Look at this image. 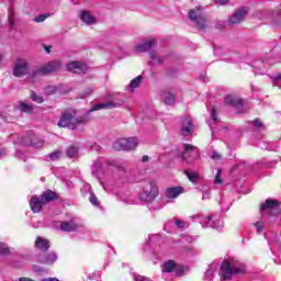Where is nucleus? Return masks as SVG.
<instances>
[{
	"instance_id": "nucleus-1",
	"label": "nucleus",
	"mask_w": 281,
	"mask_h": 281,
	"mask_svg": "<svg viewBox=\"0 0 281 281\" xmlns=\"http://www.w3.org/2000/svg\"><path fill=\"white\" fill-rule=\"evenodd\" d=\"M88 122L89 119L87 116H76V111H65L61 113L57 126L76 131L80 124H87Z\"/></svg>"
},
{
	"instance_id": "nucleus-2",
	"label": "nucleus",
	"mask_w": 281,
	"mask_h": 281,
	"mask_svg": "<svg viewBox=\"0 0 281 281\" xmlns=\"http://www.w3.org/2000/svg\"><path fill=\"white\" fill-rule=\"evenodd\" d=\"M245 273V267L240 261L235 259H226L222 262L220 277L222 281L232 280L234 276Z\"/></svg>"
},
{
	"instance_id": "nucleus-3",
	"label": "nucleus",
	"mask_w": 281,
	"mask_h": 281,
	"mask_svg": "<svg viewBox=\"0 0 281 281\" xmlns=\"http://www.w3.org/2000/svg\"><path fill=\"white\" fill-rule=\"evenodd\" d=\"M60 67H63L60 60H53L42 67L34 68L31 71L30 77L38 78L41 76H49V74H56V71H60Z\"/></svg>"
},
{
	"instance_id": "nucleus-4",
	"label": "nucleus",
	"mask_w": 281,
	"mask_h": 281,
	"mask_svg": "<svg viewBox=\"0 0 281 281\" xmlns=\"http://www.w3.org/2000/svg\"><path fill=\"white\" fill-rule=\"evenodd\" d=\"M157 196H159V188L157 187V182L151 181L145 183L140 193V201L153 203Z\"/></svg>"
},
{
	"instance_id": "nucleus-5",
	"label": "nucleus",
	"mask_w": 281,
	"mask_h": 281,
	"mask_svg": "<svg viewBox=\"0 0 281 281\" xmlns=\"http://www.w3.org/2000/svg\"><path fill=\"white\" fill-rule=\"evenodd\" d=\"M189 19L193 21L200 30H207L205 15L203 14V7L199 5L195 9L189 11Z\"/></svg>"
},
{
	"instance_id": "nucleus-6",
	"label": "nucleus",
	"mask_w": 281,
	"mask_h": 281,
	"mask_svg": "<svg viewBox=\"0 0 281 281\" xmlns=\"http://www.w3.org/2000/svg\"><path fill=\"white\" fill-rule=\"evenodd\" d=\"M114 168L119 172H126V166L122 162L109 161L105 158H98L93 164V170H104V168Z\"/></svg>"
},
{
	"instance_id": "nucleus-7",
	"label": "nucleus",
	"mask_w": 281,
	"mask_h": 281,
	"mask_svg": "<svg viewBox=\"0 0 281 281\" xmlns=\"http://www.w3.org/2000/svg\"><path fill=\"white\" fill-rule=\"evenodd\" d=\"M139 145L137 137L120 138L113 144L114 150H135Z\"/></svg>"
},
{
	"instance_id": "nucleus-8",
	"label": "nucleus",
	"mask_w": 281,
	"mask_h": 281,
	"mask_svg": "<svg viewBox=\"0 0 281 281\" xmlns=\"http://www.w3.org/2000/svg\"><path fill=\"white\" fill-rule=\"evenodd\" d=\"M260 212L262 216H278L280 214V202L278 200H266V203L260 206Z\"/></svg>"
},
{
	"instance_id": "nucleus-9",
	"label": "nucleus",
	"mask_w": 281,
	"mask_h": 281,
	"mask_svg": "<svg viewBox=\"0 0 281 281\" xmlns=\"http://www.w3.org/2000/svg\"><path fill=\"white\" fill-rule=\"evenodd\" d=\"M182 159L187 164H194L199 159V149L190 144L184 145V151L182 153Z\"/></svg>"
},
{
	"instance_id": "nucleus-10",
	"label": "nucleus",
	"mask_w": 281,
	"mask_h": 281,
	"mask_svg": "<svg viewBox=\"0 0 281 281\" xmlns=\"http://www.w3.org/2000/svg\"><path fill=\"white\" fill-rule=\"evenodd\" d=\"M30 75V64L23 59H19L13 67V76L15 78H23V76Z\"/></svg>"
},
{
	"instance_id": "nucleus-11",
	"label": "nucleus",
	"mask_w": 281,
	"mask_h": 281,
	"mask_svg": "<svg viewBox=\"0 0 281 281\" xmlns=\"http://www.w3.org/2000/svg\"><path fill=\"white\" fill-rule=\"evenodd\" d=\"M247 12H249V9L246 7H241L237 9L229 18L228 23L229 25H238V23H243L247 16Z\"/></svg>"
},
{
	"instance_id": "nucleus-12",
	"label": "nucleus",
	"mask_w": 281,
	"mask_h": 281,
	"mask_svg": "<svg viewBox=\"0 0 281 281\" xmlns=\"http://www.w3.org/2000/svg\"><path fill=\"white\" fill-rule=\"evenodd\" d=\"M67 69L72 74H87L89 71V67L82 61H70L67 64Z\"/></svg>"
},
{
	"instance_id": "nucleus-13",
	"label": "nucleus",
	"mask_w": 281,
	"mask_h": 281,
	"mask_svg": "<svg viewBox=\"0 0 281 281\" xmlns=\"http://www.w3.org/2000/svg\"><path fill=\"white\" fill-rule=\"evenodd\" d=\"M22 146H33L34 148H41L43 146V140H38L36 135L29 134L22 137L21 140Z\"/></svg>"
},
{
	"instance_id": "nucleus-14",
	"label": "nucleus",
	"mask_w": 281,
	"mask_h": 281,
	"mask_svg": "<svg viewBox=\"0 0 281 281\" xmlns=\"http://www.w3.org/2000/svg\"><path fill=\"white\" fill-rule=\"evenodd\" d=\"M58 260V255L56 252L40 254L37 256V262L40 265H54Z\"/></svg>"
},
{
	"instance_id": "nucleus-15",
	"label": "nucleus",
	"mask_w": 281,
	"mask_h": 281,
	"mask_svg": "<svg viewBox=\"0 0 281 281\" xmlns=\"http://www.w3.org/2000/svg\"><path fill=\"white\" fill-rule=\"evenodd\" d=\"M176 269L177 276H183V267L177 268V263L175 261L169 260L162 265V273H172Z\"/></svg>"
},
{
	"instance_id": "nucleus-16",
	"label": "nucleus",
	"mask_w": 281,
	"mask_h": 281,
	"mask_svg": "<svg viewBox=\"0 0 281 281\" xmlns=\"http://www.w3.org/2000/svg\"><path fill=\"white\" fill-rule=\"evenodd\" d=\"M43 205H45V202H43L42 198H38L36 195H33L30 200V207L34 214H38L41 210H43Z\"/></svg>"
},
{
	"instance_id": "nucleus-17",
	"label": "nucleus",
	"mask_w": 281,
	"mask_h": 281,
	"mask_svg": "<svg viewBox=\"0 0 281 281\" xmlns=\"http://www.w3.org/2000/svg\"><path fill=\"white\" fill-rule=\"evenodd\" d=\"M202 227H212V229H223V223L221 221L215 220L212 221V217L206 216L201 221Z\"/></svg>"
},
{
	"instance_id": "nucleus-18",
	"label": "nucleus",
	"mask_w": 281,
	"mask_h": 281,
	"mask_svg": "<svg viewBox=\"0 0 281 281\" xmlns=\"http://www.w3.org/2000/svg\"><path fill=\"white\" fill-rule=\"evenodd\" d=\"M154 45H157L156 40L143 42L142 44L136 45L135 49L138 52V54H143L144 52H150Z\"/></svg>"
},
{
	"instance_id": "nucleus-19",
	"label": "nucleus",
	"mask_w": 281,
	"mask_h": 281,
	"mask_svg": "<svg viewBox=\"0 0 281 281\" xmlns=\"http://www.w3.org/2000/svg\"><path fill=\"white\" fill-rule=\"evenodd\" d=\"M117 106H122V103H115L113 101L102 102L93 105L90 111H102V109H117Z\"/></svg>"
},
{
	"instance_id": "nucleus-20",
	"label": "nucleus",
	"mask_w": 281,
	"mask_h": 281,
	"mask_svg": "<svg viewBox=\"0 0 281 281\" xmlns=\"http://www.w3.org/2000/svg\"><path fill=\"white\" fill-rule=\"evenodd\" d=\"M80 19L86 25H95V16L91 14V11H81Z\"/></svg>"
},
{
	"instance_id": "nucleus-21",
	"label": "nucleus",
	"mask_w": 281,
	"mask_h": 281,
	"mask_svg": "<svg viewBox=\"0 0 281 281\" xmlns=\"http://www.w3.org/2000/svg\"><path fill=\"white\" fill-rule=\"evenodd\" d=\"M78 227H79L78 224L74 220L60 223L61 232H76L78 231Z\"/></svg>"
},
{
	"instance_id": "nucleus-22",
	"label": "nucleus",
	"mask_w": 281,
	"mask_h": 281,
	"mask_svg": "<svg viewBox=\"0 0 281 281\" xmlns=\"http://www.w3.org/2000/svg\"><path fill=\"white\" fill-rule=\"evenodd\" d=\"M179 194H183L182 187H171L166 190V198L167 199H177Z\"/></svg>"
},
{
	"instance_id": "nucleus-23",
	"label": "nucleus",
	"mask_w": 281,
	"mask_h": 281,
	"mask_svg": "<svg viewBox=\"0 0 281 281\" xmlns=\"http://www.w3.org/2000/svg\"><path fill=\"white\" fill-rule=\"evenodd\" d=\"M35 247L36 249H40V251H47L50 247L49 239L37 237L35 240Z\"/></svg>"
},
{
	"instance_id": "nucleus-24",
	"label": "nucleus",
	"mask_w": 281,
	"mask_h": 281,
	"mask_svg": "<svg viewBox=\"0 0 281 281\" xmlns=\"http://www.w3.org/2000/svg\"><path fill=\"white\" fill-rule=\"evenodd\" d=\"M225 103L229 104L231 106H235L236 109H240V106H243V100L232 94L225 97Z\"/></svg>"
},
{
	"instance_id": "nucleus-25",
	"label": "nucleus",
	"mask_w": 281,
	"mask_h": 281,
	"mask_svg": "<svg viewBox=\"0 0 281 281\" xmlns=\"http://www.w3.org/2000/svg\"><path fill=\"white\" fill-rule=\"evenodd\" d=\"M192 119L191 117H186L182 120V125H181V131L183 135H190L192 133Z\"/></svg>"
},
{
	"instance_id": "nucleus-26",
	"label": "nucleus",
	"mask_w": 281,
	"mask_h": 281,
	"mask_svg": "<svg viewBox=\"0 0 281 281\" xmlns=\"http://www.w3.org/2000/svg\"><path fill=\"white\" fill-rule=\"evenodd\" d=\"M161 100L165 104L170 105L175 104L176 97L172 94V92L164 90L161 94Z\"/></svg>"
},
{
	"instance_id": "nucleus-27",
	"label": "nucleus",
	"mask_w": 281,
	"mask_h": 281,
	"mask_svg": "<svg viewBox=\"0 0 281 281\" xmlns=\"http://www.w3.org/2000/svg\"><path fill=\"white\" fill-rule=\"evenodd\" d=\"M41 199L43 203L46 205V203H50V201H55L56 199V192L52 190L44 191L41 195Z\"/></svg>"
},
{
	"instance_id": "nucleus-28",
	"label": "nucleus",
	"mask_w": 281,
	"mask_h": 281,
	"mask_svg": "<svg viewBox=\"0 0 281 281\" xmlns=\"http://www.w3.org/2000/svg\"><path fill=\"white\" fill-rule=\"evenodd\" d=\"M78 153H79V148L76 145H70L67 149H66V156L69 159H74L76 157H78Z\"/></svg>"
},
{
	"instance_id": "nucleus-29",
	"label": "nucleus",
	"mask_w": 281,
	"mask_h": 281,
	"mask_svg": "<svg viewBox=\"0 0 281 281\" xmlns=\"http://www.w3.org/2000/svg\"><path fill=\"white\" fill-rule=\"evenodd\" d=\"M184 175L188 177V179H189V181H191V183H199V179H201L199 173H196L195 171L186 170Z\"/></svg>"
},
{
	"instance_id": "nucleus-30",
	"label": "nucleus",
	"mask_w": 281,
	"mask_h": 281,
	"mask_svg": "<svg viewBox=\"0 0 281 281\" xmlns=\"http://www.w3.org/2000/svg\"><path fill=\"white\" fill-rule=\"evenodd\" d=\"M149 56L151 58V60L149 61V65H161V63H164L161 58L157 57L156 52H151Z\"/></svg>"
},
{
	"instance_id": "nucleus-31",
	"label": "nucleus",
	"mask_w": 281,
	"mask_h": 281,
	"mask_svg": "<svg viewBox=\"0 0 281 281\" xmlns=\"http://www.w3.org/2000/svg\"><path fill=\"white\" fill-rule=\"evenodd\" d=\"M142 76H138L130 82V88L132 89V91H134V89H137V87L142 85Z\"/></svg>"
},
{
	"instance_id": "nucleus-32",
	"label": "nucleus",
	"mask_w": 281,
	"mask_h": 281,
	"mask_svg": "<svg viewBox=\"0 0 281 281\" xmlns=\"http://www.w3.org/2000/svg\"><path fill=\"white\" fill-rule=\"evenodd\" d=\"M50 161H58L60 157H63V151L60 150H55L48 155Z\"/></svg>"
},
{
	"instance_id": "nucleus-33",
	"label": "nucleus",
	"mask_w": 281,
	"mask_h": 281,
	"mask_svg": "<svg viewBox=\"0 0 281 281\" xmlns=\"http://www.w3.org/2000/svg\"><path fill=\"white\" fill-rule=\"evenodd\" d=\"M31 100H33V102H37V104H43L44 100L41 95L36 94V92L31 91V95H30Z\"/></svg>"
},
{
	"instance_id": "nucleus-34",
	"label": "nucleus",
	"mask_w": 281,
	"mask_h": 281,
	"mask_svg": "<svg viewBox=\"0 0 281 281\" xmlns=\"http://www.w3.org/2000/svg\"><path fill=\"white\" fill-rule=\"evenodd\" d=\"M20 110L23 111V113H32V111H34V106H32L27 103H21Z\"/></svg>"
},
{
	"instance_id": "nucleus-35",
	"label": "nucleus",
	"mask_w": 281,
	"mask_h": 281,
	"mask_svg": "<svg viewBox=\"0 0 281 281\" xmlns=\"http://www.w3.org/2000/svg\"><path fill=\"white\" fill-rule=\"evenodd\" d=\"M221 175H223V171L221 169H218L217 173L213 180L216 186H221L223 183V179L221 178Z\"/></svg>"
},
{
	"instance_id": "nucleus-36",
	"label": "nucleus",
	"mask_w": 281,
	"mask_h": 281,
	"mask_svg": "<svg viewBox=\"0 0 281 281\" xmlns=\"http://www.w3.org/2000/svg\"><path fill=\"white\" fill-rule=\"evenodd\" d=\"M7 254H10V248L5 244L0 243V256H5Z\"/></svg>"
},
{
	"instance_id": "nucleus-37",
	"label": "nucleus",
	"mask_w": 281,
	"mask_h": 281,
	"mask_svg": "<svg viewBox=\"0 0 281 281\" xmlns=\"http://www.w3.org/2000/svg\"><path fill=\"white\" fill-rule=\"evenodd\" d=\"M89 201L95 207H98V205H100V201H98V196H95V194H93V193L90 194Z\"/></svg>"
},
{
	"instance_id": "nucleus-38",
	"label": "nucleus",
	"mask_w": 281,
	"mask_h": 281,
	"mask_svg": "<svg viewBox=\"0 0 281 281\" xmlns=\"http://www.w3.org/2000/svg\"><path fill=\"white\" fill-rule=\"evenodd\" d=\"M204 279L205 280H214V270H212L211 268H209L205 272V276H204Z\"/></svg>"
},
{
	"instance_id": "nucleus-39",
	"label": "nucleus",
	"mask_w": 281,
	"mask_h": 281,
	"mask_svg": "<svg viewBox=\"0 0 281 281\" xmlns=\"http://www.w3.org/2000/svg\"><path fill=\"white\" fill-rule=\"evenodd\" d=\"M45 93L46 95H52L55 91H57L56 86H48L45 88Z\"/></svg>"
},
{
	"instance_id": "nucleus-40",
	"label": "nucleus",
	"mask_w": 281,
	"mask_h": 281,
	"mask_svg": "<svg viewBox=\"0 0 281 281\" xmlns=\"http://www.w3.org/2000/svg\"><path fill=\"white\" fill-rule=\"evenodd\" d=\"M49 14H42L38 15L34 19L35 23H43V21H45V19H48Z\"/></svg>"
},
{
	"instance_id": "nucleus-41",
	"label": "nucleus",
	"mask_w": 281,
	"mask_h": 281,
	"mask_svg": "<svg viewBox=\"0 0 281 281\" xmlns=\"http://www.w3.org/2000/svg\"><path fill=\"white\" fill-rule=\"evenodd\" d=\"M134 280L135 281H153V280H150V279H148L146 277H142L139 274H134Z\"/></svg>"
},
{
	"instance_id": "nucleus-42",
	"label": "nucleus",
	"mask_w": 281,
	"mask_h": 281,
	"mask_svg": "<svg viewBox=\"0 0 281 281\" xmlns=\"http://www.w3.org/2000/svg\"><path fill=\"white\" fill-rule=\"evenodd\" d=\"M211 120H213L214 124H216V122H218V119L216 117V110L213 109L211 112Z\"/></svg>"
},
{
	"instance_id": "nucleus-43",
	"label": "nucleus",
	"mask_w": 281,
	"mask_h": 281,
	"mask_svg": "<svg viewBox=\"0 0 281 281\" xmlns=\"http://www.w3.org/2000/svg\"><path fill=\"white\" fill-rule=\"evenodd\" d=\"M252 126H255L256 128H262V122L257 119L252 122Z\"/></svg>"
},
{
	"instance_id": "nucleus-44",
	"label": "nucleus",
	"mask_w": 281,
	"mask_h": 281,
	"mask_svg": "<svg viewBox=\"0 0 281 281\" xmlns=\"http://www.w3.org/2000/svg\"><path fill=\"white\" fill-rule=\"evenodd\" d=\"M176 225L177 227H179L180 229H183V227H186V222L181 221V220H176Z\"/></svg>"
},
{
	"instance_id": "nucleus-45",
	"label": "nucleus",
	"mask_w": 281,
	"mask_h": 281,
	"mask_svg": "<svg viewBox=\"0 0 281 281\" xmlns=\"http://www.w3.org/2000/svg\"><path fill=\"white\" fill-rule=\"evenodd\" d=\"M216 5H227L229 3V0H214Z\"/></svg>"
},
{
	"instance_id": "nucleus-46",
	"label": "nucleus",
	"mask_w": 281,
	"mask_h": 281,
	"mask_svg": "<svg viewBox=\"0 0 281 281\" xmlns=\"http://www.w3.org/2000/svg\"><path fill=\"white\" fill-rule=\"evenodd\" d=\"M211 159H215L216 161H218L221 159V154H218L217 151H213Z\"/></svg>"
},
{
	"instance_id": "nucleus-47",
	"label": "nucleus",
	"mask_w": 281,
	"mask_h": 281,
	"mask_svg": "<svg viewBox=\"0 0 281 281\" xmlns=\"http://www.w3.org/2000/svg\"><path fill=\"white\" fill-rule=\"evenodd\" d=\"M255 227L257 228V232H262V222L255 223Z\"/></svg>"
},
{
	"instance_id": "nucleus-48",
	"label": "nucleus",
	"mask_w": 281,
	"mask_h": 281,
	"mask_svg": "<svg viewBox=\"0 0 281 281\" xmlns=\"http://www.w3.org/2000/svg\"><path fill=\"white\" fill-rule=\"evenodd\" d=\"M206 199H210V190L203 193L202 201H205Z\"/></svg>"
},
{
	"instance_id": "nucleus-49",
	"label": "nucleus",
	"mask_w": 281,
	"mask_h": 281,
	"mask_svg": "<svg viewBox=\"0 0 281 281\" xmlns=\"http://www.w3.org/2000/svg\"><path fill=\"white\" fill-rule=\"evenodd\" d=\"M280 80H281V75H277V76L273 78L272 82L276 85V82H280Z\"/></svg>"
},
{
	"instance_id": "nucleus-50",
	"label": "nucleus",
	"mask_w": 281,
	"mask_h": 281,
	"mask_svg": "<svg viewBox=\"0 0 281 281\" xmlns=\"http://www.w3.org/2000/svg\"><path fill=\"white\" fill-rule=\"evenodd\" d=\"M42 281H59V280L56 278H47V279H43Z\"/></svg>"
},
{
	"instance_id": "nucleus-51",
	"label": "nucleus",
	"mask_w": 281,
	"mask_h": 281,
	"mask_svg": "<svg viewBox=\"0 0 281 281\" xmlns=\"http://www.w3.org/2000/svg\"><path fill=\"white\" fill-rule=\"evenodd\" d=\"M148 156L147 155H145V156H143V158H142V161H143V164H146V161H148Z\"/></svg>"
},
{
	"instance_id": "nucleus-52",
	"label": "nucleus",
	"mask_w": 281,
	"mask_h": 281,
	"mask_svg": "<svg viewBox=\"0 0 281 281\" xmlns=\"http://www.w3.org/2000/svg\"><path fill=\"white\" fill-rule=\"evenodd\" d=\"M223 27H225V24L217 25V30H223Z\"/></svg>"
},
{
	"instance_id": "nucleus-53",
	"label": "nucleus",
	"mask_w": 281,
	"mask_h": 281,
	"mask_svg": "<svg viewBox=\"0 0 281 281\" xmlns=\"http://www.w3.org/2000/svg\"><path fill=\"white\" fill-rule=\"evenodd\" d=\"M3 155H5V151L0 149V157H3Z\"/></svg>"
},
{
	"instance_id": "nucleus-54",
	"label": "nucleus",
	"mask_w": 281,
	"mask_h": 281,
	"mask_svg": "<svg viewBox=\"0 0 281 281\" xmlns=\"http://www.w3.org/2000/svg\"><path fill=\"white\" fill-rule=\"evenodd\" d=\"M50 48H49V46H45V50L47 52V54H49V50Z\"/></svg>"
},
{
	"instance_id": "nucleus-55",
	"label": "nucleus",
	"mask_w": 281,
	"mask_h": 281,
	"mask_svg": "<svg viewBox=\"0 0 281 281\" xmlns=\"http://www.w3.org/2000/svg\"><path fill=\"white\" fill-rule=\"evenodd\" d=\"M1 60H3V56L2 55H0V63H1Z\"/></svg>"
},
{
	"instance_id": "nucleus-56",
	"label": "nucleus",
	"mask_w": 281,
	"mask_h": 281,
	"mask_svg": "<svg viewBox=\"0 0 281 281\" xmlns=\"http://www.w3.org/2000/svg\"><path fill=\"white\" fill-rule=\"evenodd\" d=\"M91 91H93V90L89 89L88 95H90Z\"/></svg>"
},
{
	"instance_id": "nucleus-57",
	"label": "nucleus",
	"mask_w": 281,
	"mask_h": 281,
	"mask_svg": "<svg viewBox=\"0 0 281 281\" xmlns=\"http://www.w3.org/2000/svg\"><path fill=\"white\" fill-rule=\"evenodd\" d=\"M279 15L281 16V10L279 11Z\"/></svg>"
}]
</instances>
